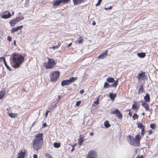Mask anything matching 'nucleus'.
Masks as SVG:
<instances>
[{
	"label": "nucleus",
	"instance_id": "69168bd1",
	"mask_svg": "<svg viewBox=\"0 0 158 158\" xmlns=\"http://www.w3.org/2000/svg\"><path fill=\"white\" fill-rule=\"evenodd\" d=\"M35 121L32 124V126L31 127H32L34 125V123H35Z\"/></svg>",
	"mask_w": 158,
	"mask_h": 158
},
{
	"label": "nucleus",
	"instance_id": "ea45409f",
	"mask_svg": "<svg viewBox=\"0 0 158 158\" xmlns=\"http://www.w3.org/2000/svg\"><path fill=\"white\" fill-rule=\"evenodd\" d=\"M5 60V58L4 57H1L0 58V61H3V62L4 60Z\"/></svg>",
	"mask_w": 158,
	"mask_h": 158
},
{
	"label": "nucleus",
	"instance_id": "f704fd0d",
	"mask_svg": "<svg viewBox=\"0 0 158 158\" xmlns=\"http://www.w3.org/2000/svg\"><path fill=\"white\" fill-rule=\"evenodd\" d=\"M102 0H98V3L96 5V6H99L100 5L101 2H102Z\"/></svg>",
	"mask_w": 158,
	"mask_h": 158
},
{
	"label": "nucleus",
	"instance_id": "79ce46f5",
	"mask_svg": "<svg viewBox=\"0 0 158 158\" xmlns=\"http://www.w3.org/2000/svg\"><path fill=\"white\" fill-rule=\"evenodd\" d=\"M112 7L111 6H110L109 8H106V7L104 9L106 10H110V9H112Z\"/></svg>",
	"mask_w": 158,
	"mask_h": 158
},
{
	"label": "nucleus",
	"instance_id": "0e129e2a",
	"mask_svg": "<svg viewBox=\"0 0 158 158\" xmlns=\"http://www.w3.org/2000/svg\"><path fill=\"white\" fill-rule=\"evenodd\" d=\"M12 15H13L14 14V11H12Z\"/></svg>",
	"mask_w": 158,
	"mask_h": 158
},
{
	"label": "nucleus",
	"instance_id": "4d7b16f0",
	"mask_svg": "<svg viewBox=\"0 0 158 158\" xmlns=\"http://www.w3.org/2000/svg\"><path fill=\"white\" fill-rule=\"evenodd\" d=\"M96 24V23L95 21H93V23H92V25H94Z\"/></svg>",
	"mask_w": 158,
	"mask_h": 158
},
{
	"label": "nucleus",
	"instance_id": "052dcab7",
	"mask_svg": "<svg viewBox=\"0 0 158 158\" xmlns=\"http://www.w3.org/2000/svg\"><path fill=\"white\" fill-rule=\"evenodd\" d=\"M94 135V133L93 132H90V135L91 136H92Z\"/></svg>",
	"mask_w": 158,
	"mask_h": 158
},
{
	"label": "nucleus",
	"instance_id": "13d9d810",
	"mask_svg": "<svg viewBox=\"0 0 158 158\" xmlns=\"http://www.w3.org/2000/svg\"><path fill=\"white\" fill-rule=\"evenodd\" d=\"M72 44V43H70L69 44H68V47H70L71 45Z\"/></svg>",
	"mask_w": 158,
	"mask_h": 158
},
{
	"label": "nucleus",
	"instance_id": "338daca9",
	"mask_svg": "<svg viewBox=\"0 0 158 158\" xmlns=\"http://www.w3.org/2000/svg\"><path fill=\"white\" fill-rule=\"evenodd\" d=\"M58 97H59V98H59V100H58V101H59V100H60V96L59 95H58Z\"/></svg>",
	"mask_w": 158,
	"mask_h": 158
},
{
	"label": "nucleus",
	"instance_id": "393cba45",
	"mask_svg": "<svg viewBox=\"0 0 158 158\" xmlns=\"http://www.w3.org/2000/svg\"><path fill=\"white\" fill-rule=\"evenodd\" d=\"M5 93L4 91H2L0 92V99L3 98L5 95Z\"/></svg>",
	"mask_w": 158,
	"mask_h": 158
},
{
	"label": "nucleus",
	"instance_id": "bb28decb",
	"mask_svg": "<svg viewBox=\"0 0 158 158\" xmlns=\"http://www.w3.org/2000/svg\"><path fill=\"white\" fill-rule=\"evenodd\" d=\"M138 127L140 128L141 129L144 128V127L143 124L140 123H139L138 124Z\"/></svg>",
	"mask_w": 158,
	"mask_h": 158
},
{
	"label": "nucleus",
	"instance_id": "dca6fc26",
	"mask_svg": "<svg viewBox=\"0 0 158 158\" xmlns=\"http://www.w3.org/2000/svg\"><path fill=\"white\" fill-rule=\"evenodd\" d=\"M11 16V15L10 13H9L7 15L5 14L1 16V17L2 18L6 19L10 18Z\"/></svg>",
	"mask_w": 158,
	"mask_h": 158
},
{
	"label": "nucleus",
	"instance_id": "ddd939ff",
	"mask_svg": "<svg viewBox=\"0 0 158 158\" xmlns=\"http://www.w3.org/2000/svg\"><path fill=\"white\" fill-rule=\"evenodd\" d=\"M62 2H63V0H56L54 1L53 3V6H57Z\"/></svg>",
	"mask_w": 158,
	"mask_h": 158
},
{
	"label": "nucleus",
	"instance_id": "2f4dec72",
	"mask_svg": "<svg viewBox=\"0 0 158 158\" xmlns=\"http://www.w3.org/2000/svg\"><path fill=\"white\" fill-rule=\"evenodd\" d=\"M150 127L152 129H154L156 127V125L155 124H151L150 125Z\"/></svg>",
	"mask_w": 158,
	"mask_h": 158
},
{
	"label": "nucleus",
	"instance_id": "0eeeda50",
	"mask_svg": "<svg viewBox=\"0 0 158 158\" xmlns=\"http://www.w3.org/2000/svg\"><path fill=\"white\" fill-rule=\"evenodd\" d=\"M96 152L94 150L90 151L87 154V158H97Z\"/></svg>",
	"mask_w": 158,
	"mask_h": 158
},
{
	"label": "nucleus",
	"instance_id": "4c0bfd02",
	"mask_svg": "<svg viewBox=\"0 0 158 158\" xmlns=\"http://www.w3.org/2000/svg\"><path fill=\"white\" fill-rule=\"evenodd\" d=\"M100 96L98 98L97 100L94 102V103L96 104H98L99 103V98Z\"/></svg>",
	"mask_w": 158,
	"mask_h": 158
},
{
	"label": "nucleus",
	"instance_id": "e2e57ef3",
	"mask_svg": "<svg viewBox=\"0 0 158 158\" xmlns=\"http://www.w3.org/2000/svg\"><path fill=\"white\" fill-rule=\"evenodd\" d=\"M129 115L130 116H132V113H131V112H129Z\"/></svg>",
	"mask_w": 158,
	"mask_h": 158
},
{
	"label": "nucleus",
	"instance_id": "5701e85b",
	"mask_svg": "<svg viewBox=\"0 0 158 158\" xmlns=\"http://www.w3.org/2000/svg\"><path fill=\"white\" fill-rule=\"evenodd\" d=\"M135 139H136V140L137 142V143H138V145H139V141H140V135H137L136 136L135 138Z\"/></svg>",
	"mask_w": 158,
	"mask_h": 158
},
{
	"label": "nucleus",
	"instance_id": "6e6552de",
	"mask_svg": "<svg viewBox=\"0 0 158 158\" xmlns=\"http://www.w3.org/2000/svg\"><path fill=\"white\" fill-rule=\"evenodd\" d=\"M118 79L115 81H114V83L111 85H110L107 82H105L104 84V87L105 88H106L109 87H116L118 84Z\"/></svg>",
	"mask_w": 158,
	"mask_h": 158
},
{
	"label": "nucleus",
	"instance_id": "a211bd4d",
	"mask_svg": "<svg viewBox=\"0 0 158 158\" xmlns=\"http://www.w3.org/2000/svg\"><path fill=\"white\" fill-rule=\"evenodd\" d=\"M144 99L146 102H148L150 101V96L148 94H146L145 96L144 97Z\"/></svg>",
	"mask_w": 158,
	"mask_h": 158
},
{
	"label": "nucleus",
	"instance_id": "49530a36",
	"mask_svg": "<svg viewBox=\"0 0 158 158\" xmlns=\"http://www.w3.org/2000/svg\"><path fill=\"white\" fill-rule=\"evenodd\" d=\"M49 112V111H47L46 112L45 114V116L46 117H47L48 115V113Z\"/></svg>",
	"mask_w": 158,
	"mask_h": 158
},
{
	"label": "nucleus",
	"instance_id": "5fc2aeb1",
	"mask_svg": "<svg viewBox=\"0 0 158 158\" xmlns=\"http://www.w3.org/2000/svg\"><path fill=\"white\" fill-rule=\"evenodd\" d=\"M136 158H143V156H138Z\"/></svg>",
	"mask_w": 158,
	"mask_h": 158
},
{
	"label": "nucleus",
	"instance_id": "9b49d317",
	"mask_svg": "<svg viewBox=\"0 0 158 158\" xmlns=\"http://www.w3.org/2000/svg\"><path fill=\"white\" fill-rule=\"evenodd\" d=\"M25 152H23L22 150H20L18 153L17 158H24Z\"/></svg>",
	"mask_w": 158,
	"mask_h": 158
},
{
	"label": "nucleus",
	"instance_id": "2eb2a0df",
	"mask_svg": "<svg viewBox=\"0 0 158 158\" xmlns=\"http://www.w3.org/2000/svg\"><path fill=\"white\" fill-rule=\"evenodd\" d=\"M84 0H73L74 5H77L84 2Z\"/></svg>",
	"mask_w": 158,
	"mask_h": 158
},
{
	"label": "nucleus",
	"instance_id": "b1692460",
	"mask_svg": "<svg viewBox=\"0 0 158 158\" xmlns=\"http://www.w3.org/2000/svg\"><path fill=\"white\" fill-rule=\"evenodd\" d=\"M104 126L106 128H108L110 127V125L109 123V122L108 121H106L105 122Z\"/></svg>",
	"mask_w": 158,
	"mask_h": 158
},
{
	"label": "nucleus",
	"instance_id": "c9c22d12",
	"mask_svg": "<svg viewBox=\"0 0 158 158\" xmlns=\"http://www.w3.org/2000/svg\"><path fill=\"white\" fill-rule=\"evenodd\" d=\"M17 31L19 30H21L23 28V26L21 25L16 27Z\"/></svg>",
	"mask_w": 158,
	"mask_h": 158
},
{
	"label": "nucleus",
	"instance_id": "58836bf2",
	"mask_svg": "<svg viewBox=\"0 0 158 158\" xmlns=\"http://www.w3.org/2000/svg\"><path fill=\"white\" fill-rule=\"evenodd\" d=\"M60 46V44H59L57 46H53L52 47V48L54 49L56 48H58Z\"/></svg>",
	"mask_w": 158,
	"mask_h": 158
},
{
	"label": "nucleus",
	"instance_id": "e433bc0d",
	"mask_svg": "<svg viewBox=\"0 0 158 158\" xmlns=\"http://www.w3.org/2000/svg\"><path fill=\"white\" fill-rule=\"evenodd\" d=\"M81 103V101H77L76 103V106H79Z\"/></svg>",
	"mask_w": 158,
	"mask_h": 158
},
{
	"label": "nucleus",
	"instance_id": "a18cd8bd",
	"mask_svg": "<svg viewBox=\"0 0 158 158\" xmlns=\"http://www.w3.org/2000/svg\"><path fill=\"white\" fill-rule=\"evenodd\" d=\"M17 18L19 19V21L20 20H21L23 19H24V18L23 17H17Z\"/></svg>",
	"mask_w": 158,
	"mask_h": 158
},
{
	"label": "nucleus",
	"instance_id": "f3484780",
	"mask_svg": "<svg viewBox=\"0 0 158 158\" xmlns=\"http://www.w3.org/2000/svg\"><path fill=\"white\" fill-rule=\"evenodd\" d=\"M137 56L140 58H143L146 56V54L144 52L139 53L137 54Z\"/></svg>",
	"mask_w": 158,
	"mask_h": 158
},
{
	"label": "nucleus",
	"instance_id": "412c9836",
	"mask_svg": "<svg viewBox=\"0 0 158 158\" xmlns=\"http://www.w3.org/2000/svg\"><path fill=\"white\" fill-rule=\"evenodd\" d=\"M9 116L11 118H15L17 117V114L16 113H10L9 114Z\"/></svg>",
	"mask_w": 158,
	"mask_h": 158
},
{
	"label": "nucleus",
	"instance_id": "bf43d9fd",
	"mask_svg": "<svg viewBox=\"0 0 158 158\" xmlns=\"http://www.w3.org/2000/svg\"><path fill=\"white\" fill-rule=\"evenodd\" d=\"M74 147L73 146V147L72 149L71 150V151L73 152L74 151Z\"/></svg>",
	"mask_w": 158,
	"mask_h": 158
},
{
	"label": "nucleus",
	"instance_id": "3c124183",
	"mask_svg": "<svg viewBox=\"0 0 158 158\" xmlns=\"http://www.w3.org/2000/svg\"><path fill=\"white\" fill-rule=\"evenodd\" d=\"M33 158H38L37 155L36 154H34Z\"/></svg>",
	"mask_w": 158,
	"mask_h": 158
},
{
	"label": "nucleus",
	"instance_id": "09e8293b",
	"mask_svg": "<svg viewBox=\"0 0 158 158\" xmlns=\"http://www.w3.org/2000/svg\"><path fill=\"white\" fill-rule=\"evenodd\" d=\"M84 91L83 89H81L80 90V93L81 94H82L84 93Z\"/></svg>",
	"mask_w": 158,
	"mask_h": 158
},
{
	"label": "nucleus",
	"instance_id": "4be33fe9",
	"mask_svg": "<svg viewBox=\"0 0 158 158\" xmlns=\"http://www.w3.org/2000/svg\"><path fill=\"white\" fill-rule=\"evenodd\" d=\"M84 141L83 137H80L78 139L79 145H81L82 144V142Z\"/></svg>",
	"mask_w": 158,
	"mask_h": 158
},
{
	"label": "nucleus",
	"instance_id": "680f3d73",
	"mask_svg": "<svg viewBox=\"0 0 158 158\" xmlns=\"http://www.w3.org/2000/svg\"><path fill=\"white\" fill-rule=\"evenodd\" d=\"M14 44L15 46H16V41L15 40H14Z\"/></svg>",
	"mask_w": 158,
	"mask_h": 158
},
{
	"label": "nucleus",
	"instance_id": "423d86ee",
	"mask_svg": "<svg viewBox=\"0 0 158 158\" xmlns=\"http://www.w3.org/2000/svg\"><path fill=\"white\" fill-rule=\"evenodd\" d=\"M127 139L128 141L129 142L131 145L134 146H137L139 145L136 140V139L133 137H132L130 136H128Z\"/></svg>",
	"mask_w": 158,
	"mask_h": 158
},
{
	"label": "nucleus",
	"instance_id": "72a5a7b5",
	"mask_svg": "<svg viewBox=\"0 0 158 158\" xmlns=\"http://www.w3.org/2000/svg\"><path fill=\"white\" fill-rule=\"evenodd\" d=\"M17 29L16 27L13 28L11 31L12 33H13L15 31H17Z\"/></svg>",
	"mask_w": 158,
	"mask_h": 158
},
{
	"label": "nucleus",
	"instance_id": "a878e982",
	"mask_svg": "<svg viewBox=\"0 0 158 158\" xmlns=\"http://www.w3.org/2000/svg\"><path fill=\"white\" fill-rule=\"evenodd\" d=\"M54 146L56 148H58L59 147H60V143H58L55 142V143L54 144Z\"/></svg>",
	"mask_w": 158,
	"mask_h": 158
},
{
	"label": "nucleus",
	"instance_id": "20e7f679",
	"mask_svg": "<svg viewBox=\"0 0 158 158\" xmlns=\"http://www.w3.org/2000/svg\"><path fill=\"white\" fill-rule=\"evenodd\" d=\"M77 79V77H72L69 78V80H64L62 81L61 85L62 86H64L65 85H69L71 83L73 82L74 81Z\"/></svg>",
	"mask_w": 158,
	"mask_h": 158
},
{
	"label": "nucleus",
	"instance_id": "f8f14e48",
	"mask_svg": "<svg viewBox=\"0 0 158 158\" xmlns=\"http://www.w3.org/2000/svg\"><path fill=\"white\" fill-rule=\"evenodd\" d=\"M115 114L118 118L121 119L122 118V115L118 109H117V111Z\"/></svg>",
	"mask_w": 158,
	"mask_h": 158
},
{
	"label": "nucleus",
	"instance_id": "f03ea898",
	"mask_svg": "<svg viewBox=\"0 0 158 158\" xmlns=\"http://www.w3.org/2000/svg\"><path fill=\"white\" fill-rule=\"evenodd\" d=\"M24 59L23 57L21 55L16 53L14 54L12 56L13 67L15 69L18 68L23 62Z\"/></svg>",
	"mask_w": 158,
	"mask_h": 158
},
{
	"label": "nucleus",
	"instance_id": "7c9ffc66",
	"mask_svg": "<svg viewBox=\"0 0 158 158\" xmlns=\"http://www.w3.org/2000/svg\"><path fill=\"white\" fill-rule=\"evenodd\" d=\"M143 86L142 85H141L139 89V92H143Z\"/></svg>",
	"mask_w": 158,
	"mask_h": 158
},
{
	"label": "nucleus",
	"instance_id": "8fccbe9b",
	"mask_svg": "<svg viewBox=\"0 0 158 158\" xmlns=\"http://www.w3.org/2000/svg\"><path fill=\"white\" fill-rule=\"evenodd\" d=\"M4 64H5V66H6V67H7V65H7V63H6V60H5L4 61Z\"/></svg>",
	"mask_w": 158,
	"mask_h": 158
},
{
	"label": "nucleus",
	"instance_id": "a19ab883",
	"mask_svg": "<svg viewBox=\"0 0 158 158\" xmlns=\"http://www.w3.org/2000/svg\"><path fill=\"white\" fill-rule=\"evenodd\" d=\"M144 134V128L141 129V134L142 135H143Z\"/></svg>",
	"mask_w": 158,
	"mask_h": 158
},
{
	"label": "nucleus",
	"instance_id": "c85d7f7f",
	"mask_svg": "<svg viewBox=\"0 0 158 158\" xmlns=\"http://www.w3.org/2000/svg\"><path fill=\"white\" fill-rule=\"evenodd\" d=\"M138 117L139 116L137 115V114H135L133 115L132 118H133V119L134 120L135 119H137Z\"/></svg>",
	"mask_w": 158,
	"mask_h": 158
},
{
	"label": "nucleus",
	"instance_id": "37998d69",
	"mask_svg": "<svg viewBox=\"0 0 158 158\" xmlns=\"http://www.w3.org/2000/svg\"><path fill=\"white\" fill-rule=\"evenodd\" d=\"M7 39L9 41H10L11 40V37L9 36H8L7 38Z\"/></svg>",
	"mask_w": 158,
	"mask_h": 158
},
{
	"label": "nucleus",
	"instance_id": "de8ad7c7",
	"mask_svg": "<svg viewBox=\"0 0 158 158\" xmlns=\"http://www.w3.org/2000/svg\"><path fill=\"white\" fill-rule=\"evenodd\" d=\"M69 0H63V2L64 3H67Z\"/></svg>",
	"mask_w": 158,
	"mask_h": 158
},
{
	"label": "nucleus",
	"instance_id": "4468645a",
	"mask_svg": "<svg viewBox=\"0 0 158 158\" xmlns=\"http://www.w3.org/2000/svg\"><path fill=\"white\" fill-rule=\"evenodd\" d=\"M142 105L146 109V110L148 111L149 110V105L146 102H143Z\"/></svg>",
	"mask_w": 158,
	"mask_h": 158
},
{
	"label": "nucleus",
	"instance_id": "603ef678",
	"mask_svg": "<svg viewBox=\"0 0 158 158\" xmlns=\"http://www.w3.org/2000/svg\"><path fill=\"white\" fill-rule=\"evenodd\" d=\"M47 126V124L46 123H44L43 124V127H46Z\"/></svg>",
	"mask_w": 158,
	"mask_h": 158
},
{
	"label": "nucleus",
	"instance_id": "cd10ccee",
	"mask_svg": "<svg viewBox=\"0 0 158 158\" xmlns=\"http://www.w3.org/2000/svg\"><path fill=\"white\" fill-rule=\"evenodd\" d=\"M82 38L81 37H79L78 39V40L77 41L78 42V44H80L82 43Z\"/></svg>",
	"mask_w": 158,
	"mask_h": 158
},
{
	"label": "nucleus",
	"instance_id": "1a4fd4ad",
	"mask_svg": "<svg viewBox=\"0 0 158 158\" xmlns=\"http://www.w3.org/2000/svg\"><path fill=\"white\" fill-rule=\"evenodd\" d=\"M19 18H17V17L11 20L10 22V26L12 27L14 26L19 21Z\"/></svg>",
	"mask_w": 158,
	"mask_h": 158
},
{
	"label": "nucleus",
	"instance_id": "6e6d98bb",
	"mask_svg": "<svg viewBox=\"0 0 158 158\" xmlns=\"http://www.w3.org/2000/svg\"><path fill=\"white\" fill-rule=\"evenodd\" d=\"M152 131L151 130H150L149 131V134H152Z\"/></svg>",
	"mask_w": 158,
	"mask_h": 158
},
{
	"label": "nucleus",
	"instance_id": "39448f33",
	"mask_svg": "<svg viewBox=\"0 0 158 158\" xmlns=\"http://www.w3.org/2000/svg\"><path fill=\"white\" fill-rule=\"evenodd\" d=\"M60 75V72L58 71L52 72L50 73V79L52 81H56Z\"/></svg>",
	"mask_w": 158,
	"mask_h": 158
},
{
	"label": "nucleus",
	"instance_id": "774afa93",
	"mask_svg": "<svg viewBox=\"0 0 158 158\" xmlns=\"http://www.w3.org/2000/svg\"><path fill=\"white\" fill-rule=\"evenodd\" d=\"M142 114L143 115H144L145 114H144V113H143Z\"/></svg>",
	"mask_w": 158,
	"mask_h": 158
},
{
	"label": "nucleus",
	"instance_id": "864d4df0",
	"mask_svg": "<svg viewBox=\"0 0 158 158\" xmlns=\"http://www.w3.org/2000/svg\"><path fill=\"white\" fill-rule=\"evenodd\" d=\"M6 67L7 68V69L9 70H11V68H10V67H9L8 65H7V67Z\"/></svg>",
	"mask_w": 158,
	"mask_h": 158
},
{
	"label": "nucleus",
	"instance_id": "9d476101",
	"mask_svg": "<svg viewBox=\"0 0 158 158\" xmlns=\"http://www.w3.org/2000/svg\"><path fill=\"white\" fill-rule=\"evenodd\" d=\"M108 54V51H106L104 52L101 53L100 55L98 57V59H102L106 57Z\"/></svg>",
	"mask_w": 158,
	"mask_h": 158
},
{
	"label": "nucleus",
	"instance_id": "c03bdc74",
	"mask_svg": "<svg viewBox=\"0 0 158 158\" xmlns=\"http://www.w3.org/2000/svg\"><path fill=\"white\" fill-rule=\"evenodd\" d=\"M136 108V106L135 104H133L132 105V108L133 109H135Z\"/></svg>",
	"mask_w": 158,
	"mask_h": 158
},
{
	"label": "nucleus",
	"instance_id": "c756f323",
	"mask_svg": "<svg viewBox=\"0 0 158 158\" xmlns=\"http://www.w3.org/2000/svg\"><path fill=\"white\" fill-rule=\"evenodd\" d=\"M143 74L142 73H139L138 74V76L137 77L138 78V79L139 80L140 79L141 77H143Z\"/></svg>",
	"mask_w": 158,
	"mask_h": 158
},
{
	"label": "nucleus",
	"instance_id": "7ed1b4c3",
	"mask_svg": "<svg viewBox=\"0 0 158 158\" xmlns=\"http://www.w3.org/2000/svg\"><path fill=\"white\" fill-rule=\"evenodd\" d=\"M48 63H44V66L46 69L51 68L55 64V61L53 59L48 58Z\"/></svg>",
	"mask_w": 158,
	"mask_h": 158
},
{
	"label": "nucleus",
	"instance_id": "f257e3e1",
	"mask_svg": "<svg viewBox=\"0 0 158 158\" xmlns=\"http://www.w3.org/2000/svg\"><path fill=\"white\" fill-rule=\"evenodd\" d=\"M43 134H38L36 136L35 138L33 139L32 141V145L35 150L37 151L41 148L43 142Z\"/></svg>",
	"mask_w": 158,
	"mask_h": 158
},
{
	"label": "nucleus",
	"instance_id": "473e14b6",
	"mask_svg": "<svg viewBox=\"0 0 158 158\" xmlns=\"http://www.w3.org/2000/svg\"><path fill=\"white\" fill-rule=\"evenodd\" d=\"M117 109H115L114 110H111L110 112V114H115L117 111Z\"/></svg>",
	"mask_w": 158,
	"mask_h": 158
},
{
	"label": "nucleus",
	"instance_id": "6ab92c4d",
	"mask_svg": "<svg viewBox=\"0 0 158 158\" xmlns=\"http://www.w3.org/2000/svg\"><path fill=\"white\" fill-rule=\"evenodd\" d=\"M106 81L109 83H112L114 81V78L110 77H109L107 78Z\"/></svg>",
	"mask_w": 158,
	"mask_h": 158
},
{
	"label": "nucleus",
	"instance_id": "aec40b11",
	"mask_svg": "<svg viewBox=\"0 0 158 158\" xmlns=\"http://www.w3.org/2000/svg\"><path fill=\"white\" fill-rule=\"evenodd\" d=\"M109 97L112 100L114 99L116 97L115 94H113L112 93H109Z\"/></svg>",
	"mask_w": 158,
	"mask_h": 158
}]
</instances>
